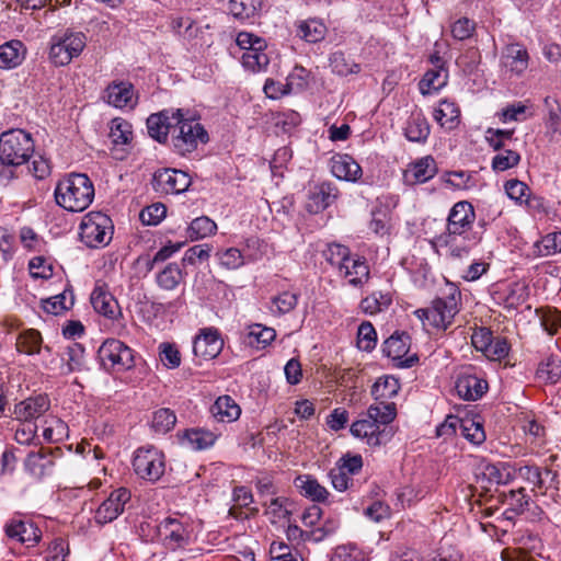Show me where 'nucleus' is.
<instances>
[{
    "label": "nucleus",
    "mask_w": 561,
    "mask_h": 561,
    "mask_svg": "<svg viewBox=\"0 0 561 561\" xmlns=\"http://www.w3.org/2000/svg\"><path fill=\"white\" fill-rule=\"evenodd\" d=\"M461 293L454 284H447L442 296L436 297L431 307L417 309L414 314L423 323L426 330H447L453 323L456 314L460 311Z\"/></svg>",
    "instance_id": "obj_3"
},
{
    "label": "nucleus",
    "mask_w": 561,
    "mask_h": 561,
    "mask_svg": "<svg viewBox=\"0 0 561 561\" xmlns=\"http://www.w3.org/2000/svg\"><path fill=\"white\" fill-rule=\"evenodd\" d=\"M157 533L165 549L176 551L192 542L193 525L188 517L175 514L163 518L157 526Z\"/></svg>",
    "instance_id": "obj_6"
},
{
    "label": "nucleus",
    "mask_w": 561,
    "mask_h": 561,
    "mask_svg": "<svg viewBox=\"0 0 561 561\" xmlns=\"http://www.w3.org/2000/svg\"><path fill=\"white\" fill-rule=\"evenodd\" d=\"M276 337V332L273 328L264 327L260 323H254L248 328V344L256 347H266Z\"/></svg>",
    "instance_id": "obj_42"
},
{
    "label": "nucleus",
    "mask_w": 561,
    "mask_h": 561,
    "mask_svg": "<svg viewBox=\"0 0 561 561\" xmlns=\"http://www.w3.org/2000/svg\"><path fill=\"white\" fill-rule=\"evenodd\" d=\"M460 434L471 444L480 445L485 440L483 425L474 417H463Z\"/></svg>",
    "instance_id": "obj_52"
},
{
    "label": "nucleus",
    "mask_w": 561,
    "mask_h": 561,
    "mask_svg": "<svg viewBox=\"0 0 561 561\" xmlns=\"http://www.w3.org/2000/svg\"><path fill=\"white\" fill-rule=\"evenodd\" d=\"M510 352V344L505 337H492V342L489 344L488 350L483 353L488 358L492 360H501L506 357Z\"/></svg>",
    "instance_id": "obj_64"
},
{
    "label": "nucleus",
    "mask_w": 561,
    "mask_h": 561,
    "mask_svg": "<svg viewBox=\"0 0 561 561\" xmlns=\"http://www.w3.org/2000/svg\"><path fill=\"white\" fill-rule=\"evenodd\" d=\"M183 280V272L176 263L168 264L158 275L157 284L164 290L175 289Z\"/></svg>",
    "instance_id": "obj_46"
},
{
    "label": "nucleus",
    "mask_w": 561,
    "mask_h": 561,
    "mask_svg": "<svg viewBox=\"0 0 561 561\" xmlns=\"http://www.w3.org/2000/svg\"><path fill=\"white\" fill-rule=\"evenodd\" d=\"M447 80L448 71L446 68L430 69L425 72L423 79L420 81V91L423 95L431 94L445 87Z\"/></svg>",
    "instance_id": "obj_39"
},
{
    "label": "nucleus",
    "mask_w": 561,
    "mask_h": 561,
    "mask_svg": "<svg viewBox=\"0 0 561 561\" xmlns=\"http://www.w3.org/2000/svg\"><path fill=\"white\" fill-rule=\"evenodd\" d=\"M542 329L550 335L561 330V311L553 307H542L536 310Z\"/></svg>",
    "instance_id": "obj_50"
},
{
    "label": "nucleus",
    "mask_w": 561,
    "mask_h": 561,
    "mask_svg": "<svg viewBox=\"0 0 561 561\" xmlns=\"http://www.w3.org/2000/svg\"><path fill=\"white\" fill-rule=\"evenodd\" d=\"M488 389V382L476 375L462 374L456 381L457 393L465 400H478Z\"/></svg>",
    "instance_id": "obj_29"
},
{
    "label": "nucleus",
    "mask_w": 561,
    "mask_h": 561,
    "mask_svg": "<svg viewBox=\"0 0 561 561\" xmlns=\"http://www.w3.org/2000/svg\"><path fill=\"white\" fill-rule=\"evenodd\" d=\"M34 152L31 135L22 129H11L0 136V160L7 165H21Z\"/></svg>",
    "instance_id": "obj_5"
},
{
    "label": "nucleus",
    "mask_w": 561,
    "mask_h": 561,
    "mask_svg": "<svg viewBox=\"0 0 561 561\" xmlns=\"http://www.w3.org/2000/svg\"><path fill=\"white\" fill-rule=\"evenodd\" d=\"M261 4V0H230L229 10L236 19L243 21L255 16Z\"/></svg>",
    "instance_id": "obj_51"
},
{
    "label": "nucleus",
    "mask_w": 561,
    "mask_h": 561,
    "mask_svg": "<svg viewBox=\"0 0 561 561\" xmlns=\"http://www.w3.org/2000/svg\"><path fill=\"white\" fill-rule=\"evenodd\" d=\"M130 500V492L126 488H119L111 492L95 511L94 519L99 525H105L115 520L125 510Z\"/></svg>",
    "instance_id": "obj_15"
},
{
    "label": "nucleus",
    "mask_w": 561,
    "mask_h": 561,
    "mask_svg": "<svg viewBox=\"0 0 561 561\" xmlns=\"http://www.w3.org/2000/svg\"><path fill=\"white\" fill-rule=\"evenodd\" d=\"M73 305V294L71 290H64L62 293L43 300V309L50 314H60L70 309Z\"/></svg>",
    "instance_id": "obj_48"
},
{
    "label": "nucleus",
    "mask_w": 561,
    "mask_h": 561,
    "mask_svg": "<svg viewBox=\"0 0 561 561\" xmlns=\"http://www.w3.org/2000/svg\"><path fill=\"white\" fill-rule=\"evenodd\" d=\"M213 417L219 423H232L241 415V408L230 396H220L210 407Z\"/></svg>",
    "instance_id": "obj_30"
},
{
    "label": "nucleus",
    "mask_w": 561,
    "mask_h": 561,
    "mask_svg": "<svg viewBox=\"0 0 561 561\" xmlns=\"http://www.w3.org/2000/svg\"><path fill=\"white\" fill-rule=\"evenodd\" d=\"M298 302V296L290 291H283L271 300L270 310L273 314L282 316L294 310Z\"/></svg>",
    "instance_id": "obj_54"
},
{
    "label": "nucleus",
    "mask_w": 561,
    "mask_h": 561,
    "mask_svg": "<svg viewBox=\"0 0 561 561\" xmlns=\"http://www.w3.org/2000/svg\"><path fill=\"white\" fill-rule=\"evenodd\" d=\"M377 343V333L374 328V325L368 322L364 321L359 327L357 331V346L366 352H370L375 348Z\"/></svg>",
    "instance_id": "obj_58"
},
{
    "label": "nucleus",
    "mask_w": 561,
    "mask_h": 561,
    "mask_svg": "<svg viewBox=\"0 0 561 561\" xmlns=\"http://www.w3.org/2000/svg\"><path fill=\"white\" fill-rule=\"evenodd\" d=\"M161 363L169 369H175L181 365V353L173 343L163 342L159 345Z\"/></svg>",
    "instance_id": "obj_60"
},
{
    "label": "nucleus",
    "mask_w": 561,
    "mask_h": 561,
    "mask_svg": "<svg viewBox=\"0 0 561 561\" xmlns=\"http://www.w3.org/2000/svg\"><path fill=\"white\" fill-rule=\"evenodd\" d=\"M60 373L62 375L83 371L88 368L85 350L80 343L72 342L67 345L60 356Z\"/></svg>",
    "instance_id": "obj_25"
},
{
    "label": "nucleus",
    "mask_w": 561,
    "mask_h": 561,
    "mask_svg": "<svg viewBox=\"0 0 561 561\" xmlns=\"http://www.w3.org/2000/svg\"><path fill=\"white\" fill-rule=\"evenodd\" d=\"M400 383L393 376L379 377L371 387V394L379 402L391 399L398 394Z\"/></svg>",
    "instance_id": "obj_41"
},
{
    "label": "nucleus",
    "mask_w": 561,
    "mask_h": 561,
    "mask_svg": "<svg viewBox=\"0 0 561 561\" xmlns=\"http://www.w3.org/2000/svg\"><path fill=\"white\" fill-rule=\"evenodd\" d=\"M295 485L300 493L314 502H324L329 492L317 479L309 474H302L295 479Z\"/></svg>",
    "instance_id": "obj_35"
},
{
    "label": "nucleus",
    "mask_w": 561,
    "mask_h": 561,
    "mask_svg": "<svg viewBox=\"0 0 561 561\" xmlns=\"http://www.w3.org/2000/svg\"><path fill=\"white\" fill-rule=\"evenodd\" d=\"M191 178L187 173L175 169L159 170L153 175V187L157 192L179 194L188 188Z\"/></svg>",
    "instance_id": "obj_17"
},
{
    "label": "nucleus",
    "mask_w": 561,
    "mask_h": 561,
    "mask_svg": "<svg viewBox=\"0 0 561 561\" xmlns=\"http://www.w3.org/2000/svg\"><path fill=\"white\" fill-rule=\"evenodd\" d=\"M110 138L115 145H126L131 138V126L122 118L111 122Z\"/></svg>",
    "instance_id": "obj_57"
},
{
    "label": "nucleus",
    "mask_w": 561,
    "mask_h": 561,
    "mask_svg": "<svg viewBox=\"0 0 561 561\" xmlns=\"http://www.w3.org/2000/svg\"><path fill=\"white\" fill-rule=\"evenodd\" d=\"M337 197L336 187L329 182L311 185L308 190L306 209L310 214H318L328 208Z\"/></svg>",
    "instance_id": "obj_20"
},
{
    "label": "nucleus",
    "mask_w": 561,
    "mask_h": 561,
    "mask_svg": "<svg viewBox=\"0 0 561 561\" xmlns=\"http://www.w3.org/2000/svg\"><path fill=\"white\" fill-rule=\"evenodd\" d=\"M396 416L397 409L393 402H378L367 409L364 417L351 425L350 432L354 437L365 440L368 446H381L390 439L385 426Z\"/></svg>",
    "instance_id": "obj_2"
},
{
    "label": "nucleus",
    "mask_w": 561,
    "mask_h": 561,
    "mask_svg": "<svg viewBox=\"0 0 561 561\" xmlns=\"http://www.w3.org/2000/svg\"><path fill=\"white\" fill-rule=\"evenodd\" d=\"M172 146L179 154L194 151L198 144L208 141V134L203 125L193 118H185L182 113L178 116L171 134Z\"/></svg>",
    "instance_id": "obj_7"
},
{
    "label": "nucleus",
    "mask_w": 561,
    "mask_h": 561,
    "mask_svg": "<svg viewBox=\"0 0 561 561\" xmlns=\"http://www.w3.org/2000/svg\"><path fill=\"white\" fill-rule=\"evenodd\" d=\"M331 172L339 180L357 182L363 175L359 163L350 154L337 153L331 159Z\"/></svg>",
    "instance_id": "obj_23"
},
{
    "label": "nucleus",
    "mask_w": 561,
    "mask_h": 561,
    "mask_svg": "<svg viewBox=\"0 0 561 561\" xmlns=\"http://www.w3.org/2000/svg\"><path fill=\"white\" fill-rule=\"evenodd\" d=\"M217 225L207 216H201L192 220L187 228V236L191 240H199L215 234Z\"/></svg>",
    "instance_id": "obj_47"
},
{
    "label": "nucleus",
    "mask_w": 561,
    "mask_h": 561,
    "mask_svg": "<svg viewBox=\"0 0 561 561\" xmlns=\"http://www.w3.org/2000/svg\"><path fill=\"white\" fill-rule=\"evenodd\" d=\"M4 533L8 538L27 547H34L42 538L41 529L31 519H23L21 514H15L5 523Z\"/></svg>",
    "instance_id": "obj_14"
},
{
    "label": "nucleus",
    "mask_w": 561,
    "mask_h": 561,
    "mask_svg": "<svg viewBox=\"0 0 561 561\" xmlns=\"http://www.w3.org/2000/svg\"><path fill=\"white\" fill-rule=\"evenodd\" d=\"M176 423L174 411L169 408H160L152 413L151 428L157 434H167L173 430Z\"/></svg>",
    "instance_id": "obj_44"
},
{
    "label": "nucleus",
    "mask_w": 561,
    "mask_h": 561,
    "mask_svg": "<svg viewBox=\"0 0 561 561\" xmlns=\"http://www.w3.org/2000/svg\"><path fill=\"white\" fill-rule=\"evenodd\" d=\"M25 469L36 479H42L48 474L54 466L53 453L49 449L39 448L31 451L24 461Z\"/></svg>",
    "instance_id": "obj_27"
},
{
    "label": "nucleus",
    "mask_w": 561,
    "mask_h": 561,
    "mask_svg": "<svg viewBox=\"0 0 561 561\" xmlns=\"http://www.w3.org/2000/svg\"><path fill=\"white\" fill-rule=\"evenodd\" d=\"M58 206L72 213L85 210L94 199V185L87 174L70 173L61 178L55 187Z\"/></svg>",
    "instance_id": "obj_4"
},
{
    "label": "nucleus",
    "mask_w": 561,
    "mask_h": 561,
    "mask_svg": "<svg viewBox=\"0 0 561 561\" xmlns=\"http://www.w3.org/2000/svg\"><path fill=\"white\" fill-rule=\"evenodd\" d=\"M411 337L405 332H394L382 344V353L400 368H410L417 362L415 354L408 355Z\"/></svg>",
    "instance_id": "obj_13"
},
{
    "label": "nucleus",
    "mask_w": 561,
    "mask_h": 561,
    "mask_svg": "<svg viewBox=\"0 0 561 561\" xmlns=\"http://www.w3.org/2000/svg\"><path fill=\"white\" fill-rule=\"evenodd\" d=\"M529 55L527 49L518 43L506 45L501 55V65L506 71L520 76L528 68Z\"/></svg>",
    "instance_id": "obj_22"
},
{
    "label": "nucleus",
    "mask_w": 561,
    "mask_h": 561,
    "mask_svg": "<svg viewBox=\"0 0 561 561\" xmlns=\"http://www.w3.org/2000/svg\"><path fill=\"white\" fill-rule=\"evenodd\" d=\"M42 345V334L35 329L23 330L16 336L15 348L21 354L30 356L39 354Z\"/></svg>",
    "instance_id": "obj_34"
},
{
    "label": "nucleus",
    "mask_w": 561,
    "mask_h": 561,
    "mask_svg": "<svg viewBox=\"0 0 561 561\" xmlns=\"http://www.w3.org/2000/svg\"><path fill=\"white\" fill-rule=\"evenodd\" d=\"M114 226L112 219L101 211H90L80 224L81 241L89 248H101L110 243Z\"/></svg>",
    "instance_id": "obj_8"
},
{
    "label": "nucleus",
    "mask_w": 561,
    "mask_h": 561,
    "mask_svg": "<svg viewBox=\"0 0 561 561\" xmlns=\"http://www.w3.org/2000/svg\"><path fill=\"white\" fill-rule=\"evenodd\" d=\"M49 407L50 402L47 396L38 394L18 403L14 413L19 420L31 421L42 416L49 410Z\"/></svg>",
    "instance_id": "obj_28"
},
{
    "label": "nucleus",
    "mask_w": 561,
    "mask_h": 561,
    "mask_svg": "<svg viewBox=\"0 0 561 561\" xmlns=\"http://www.w3.org/2000/svg\"><path fill=\"white\" fill-rule=\"evenodd\" d=\"M105 92L107 103L117 108H133L137 104L134 87L130 82H113L106 88Z\"/></svg>",
    "instance_id": "obj_24"
},
{
    "label": "nucleus",
    "mask_w": 561,
    "mask_h": 561,
    "mask_svg": "<svg viewBox=\"0 0 561 561\" xmlns=\"http://www.w3.org/2000/svg\"><path fill=\"white\" fill-rule=\"evenodd\" d=\"M437 173V164L432 156L422 157L408 164L403 172V183L409 186L422 184Z\"/></svg>",
    "instance_id": "obj_19"
},
{
    "label": "nucleus",
    "mask_w": 561,
    "mask_h": 561,
    "mask_svg": "<svg viewBox=\"0 0 561 561\" xmlns=\"http://www.w3.org/2000/svg\"><path fill=\"white\" fill-rule=\"evenodd\" d=\"M561 252V231L543 236L534 244V253L537 256H550Z\"/></svg>",
    "instance_id": "obj_49"
},
{
    "label": "nucleus",
    "mask_w": 561,
    "mask_h": 561,
    "mask_svg": "<svg viewBox=\"0 0 561 561\" xmlns=\"http://www.w3.org/2000/svg\"><path fill=\"white\" fill-rule=\"evenodd\" d=\"M537 377L549 383H556L561 378V359L550 355L542 360L537 369Z\"/></svg>",
    "instance_id": "obj_45"
},
{
    "label": "nucleus",
    "mask_w": 561,
    "mask_h": 561,
    "mask_svg": "<svg viewBox=\"0 0 561 561\" xmlns=\"http://www.w3.org/2000/svg\"><path fill=\"white\" fill-rule=\"evenodd\" d=\"M434 118L443 128L453 130L460 123V110L455 102L442 100L434 110Z\"/></svg>",
    "instance_id": "obj_32"
},
{
    "label": "nucleus",
    "mask_w": 561,
    "mask_h": 561,
    "mask_svg": "<svg viewBox=\"0 0 561 561\" xmlns=\"http://www.w3.org/2000/svg\"><path fill=\"white\" fill-rule=\"evenodd\" d=\"M304 72V68H296L295 71L288 76L287 83L285 84L279 81H275L274 79H267L264 84V93L267 98L274 100L289 94L293 91L294 79L296 77L302 79Z\"/></svg>",
    "instance_id": "obj_40"
},
{
    "label": "nucleus",
    "mask_w": 561,
    "mask_h": 561,
    "mask_svg": "<svg viewBox=\"0 0 561 561\" xmlns=\"http://www.w3.org/2000/svg\"><path fill=\"white\" fill-rule=\"evenodd\" d=\"M545 108L547 111V127L556 133L561 125V106L557 99L547 96L543 101Z\"/></svg>",
    "instance_id": "obj_61"
},
{
    "label": "nucleus",
    "mask_w": 561,
    "mask_h": 561,
    "mask_svg": "<svg viewBox=\"0 0 561 561\" xmlns=\"http://www.w3.org/2000/svg\"><path fill=\"white\" fill-rule=\"evenodd\" d=\"M25 46L21 41L13 39L0 46V68L12 69L25 58Z\"/></svg>",
    "instance_id": "obj_31"
},
{
    "label": "nucleus",
    "mask_w": 561,
    "mask_h": 561,
    "mask_svg": "<svg viewBox=\"0 0 561 561\" xmlns=\"http://www.w3.org/2000/svg\"><path fill=\"white\" fill-rule=\"evenodd\" d=\"M217 436L203 428H190L183 434L182 443L194 450L206 449L215 444Z\"/></svg>",
    "instance_id": "obj_38"
},
{
    "label": "nucleus",
    "mask_w": 561,
    "mask_h": 561,
    "mask_svg": "<svg viewBox=\"0 0 561 561\" xmlns=\"http://www.w3.org/2000/svg\"><path fill=\"white\" fill-rule=\"evenodd\" d=\"M339 275L346 279L348 285L362 288L370 278V270L366 259L355 254L341 266Z\"/></svg>",
    "instance_id": "obj_21"
},
{
    "label": "nucleus",
    "mask_w": 561,
    "mask_h": 561,
    "mask_svg": "<svg viewBox=\"0 0 561 561\" xmlns=\"http://www.w3.org/2000/svg\"><path fill=\"white\" fill-rule=\"evenodd\" d=\"M219 264L227 270H237L244 264V257L237 248H228L216 253Z\"/></svg>",
    "instance_id": "obj_59"
},
{
    "label": "nucleus",
    "mask_w": 561,
    "mask_h": 561,
    "mask_svg": "<svg viewBox=\"0 0 561 561\" xmlns=\"http://www.w3.org/2000/svg\"><path fill=\"white\" fill-rule=\"evenodd\" d=\"M296 34L308 43H318L325 37L327 26L318 19L299 21L297 23Z\"/></svg>",
    "instance_id": "obj_36"
},
{
    "label": "nucleus",
    "mask_w": 561,
    "mask_h": 561,
    "mask_svg": "<svg viewBox=\"0 0 561 561\" xmlns=\"http://www.w3.org/2000/svg\"><path fill=\"white\" fill-rule=\"evenodd\" d=\"M520 161V154L511 149H504L497 152L492 159V169L496 172H503L516 167Z\"/></svg>",
    "instance_id": "obj_56"
},
{
    "label": "nucleus",
    "mask_w": 561,
    "mask_h": 561,
    "mask_svg": "<svg viewBox=\"0 0 561 561\" xmlns=\"http://www.w3.org/2000/svg\"><path fill=\"white\" fill-rule=\"evenodd\" d=\"M265 507V514L270 520L275 524L286 518L289 515L288 504L289 501L285 496H274L262 501Z\"/></svg>",
    "instance_id": "obj_43"
},
{
    "label": "nucleus",
    "mask_w": 561,
    "mask_h": 561,
    "mask_svg": "<svg viewBox=\"0 0 561 561\" xmlns=\"http://www.w3.org/2000/svg\"><path fill=\"white\" fill-rule=\"evenodd\" d=\"M91 304L98 313L110 319L118 312V304L104 283H96L91 294Z\"/></svg>",
    "instance_id": "obj_26"
},
{
    "label": "nucleus",
    "mask_w": 561,
    "mask_h": 561,
    "mask_svg": "<svg viewBox=\"0 0 561 561\" xmlns=\"http://www.w3.org/2000/svg\"><path fill=\"white\" fill-rule=\"evenodd\" d=\"M101 366L108 373H123L134 367V351L116 339H108L98 351Z\"/></svg>",
    "instance_id": "obj_11"
},
{
    "label": "nucleus",
    "mask_w": 561,
    "mask_h": 561,
    "mask_svg": "<svg viewBox=\"0 0 561 561\" xmlns=\"http://www.w3.org/2000/svg\"><path fill=\"white\" fill-rule=\"evenodd\" d=\"M391 304L392 295L389 290H375L360 300L359 309L365 314L375 316L387 310Z\"/></svg>",
    "instance_id": "obj_33"
},
{
    "label": "nucleus",
    "mask_w": 561,
    "mask_h": 561,
    "mask_svg": "<svg viewBox=\"0 0 561 561\" xmlns=\"http://www.w3.org/2000/svg\"><path fill=\"white\" fill-rule=\"evenodd\" d=\"M237 45L243 50L241 61L244 68L256 72L266 68L270 58L265 53L266 41L250 32H240L236 38Z\"/></svg>",
    "instance_id": "obj_12"
},
{
    "label": "nucleus",
    "mask_w": 561,
    "mask_h": 561,
    "mask_svg": "<svg viewBox=\"0 0 561 561\" xmlns=\"http://www.w3.org/2000/svg\"><path fill=\"white\" fill-rule=\"evenodd\" d=\"M224 347V341L220 333L215 328H204L193 341V353L201 360H210L216 358Z\"/></svg>",
    "instance_id": "obj_16"
},
{
    "label": "nucleus",
    "mask_w": 561,
    "mask_h": 561,
    "mask_svg": "<svg viewBox=\"0 0 561 561\" xmlns=\"http://www.w3.org/2000/svg\"><path fill=\"white\" fill-rule=\"evenodd\" d=\"M330 67L339 76L345 77L360 71V66L346 58L344 53L335 51L330 56Z\"/></svg>",
    "instance_id": "obj_53"
},
{
    "label": "nucleus",
    "mask_w": 561,
    "mask_h": 561,
    "mask_svg": "<svg viewBox=\"0 0 561 561\" xmlns=\"http://www.w3.org/2000/svg\"><path fill=\"white\" fill-rule=\"evenodd\" d=\"M133 469L138 478L157 482L165 471V456L154 446H142L135 450Z\"/></svg>",
    "instance_id": "obj_10"
},
{
    "label": "nucleus",
    "mask_w": 561,
    "mask_h": 561,
    "mask_svg": "<svg viewBox=\"0 0 561 561\" xmlns=\"http://www.w3.org/2000/svg\"><path fill=\"white\" fill-rule=\"evenodd\" d=\"M167 214V208L161 203L152 204L140 211V220L145 225L156 226L158 225Z\"/></svg>",
    "instance_id": "obj_63"
},
{
    "label": "nucleus",
    "mask_w": 561,
    "mask_h": 561,
    "mask_svg": "<svg viewBox=\"0 0 561 561\" xmlns=\"http://www.w3.org/2000/svg\"><path fill=\"white\" fill-rule=\"evenodd\" d=\"M325 260L337 268L343 266L346 261L352 256L351 251L347 247L339 243H331L323 252Z\"/></svg>",
    "instance_id": "obj_55"
},
{
    "label": "nucleus",
    "mask_w": 561,
    "mask_h": 561,
    "mask_svg": "<svg viewBox=\"0 0 561 561\" xmlns=\"http://www.w3.org/2000/svg\"><path fill=\"white\" fill-rule=\"evenodd\" d=\"M87 38L82 32L58 33L50 39L49 60L57 67L66 66L82 53Z\"/></svg>",
    "instance_id": "obj_9"
},
{
    "label": "nucleus",
    "mask_w": 561,
    "mask_h": 561,
    "mask_svg": "<svg viewBox=\"0 0 561 561\" xmlns=\"http://www.w3.org/2000/svg\"><path fill=\"white\" fill-rule=\"evenodd\" d=\"M474 220L472 204L467 201L457 202L449 210L446 230L435 238V244L447 249L453 256H462L479 241L472 231Z\"/></svg>",
    "instance_id": "obj_1"
},
{
    "label": "nucleus",
    "mask_w": 561,
    "mask_h": 561,
    "mask_svg": "<svg viewBox=\"0 0 561 561\" xmlns=\"http://www.w3.org/2000/svg\"><path fill=\"white\" fill-rule=\"evenodd\" d=\"M404 135L413 142H425L430 135V125L421 113H412L407 122Z\"/></svg>",
    "instance_id": "obj_37"
},
{
    "label": "nucleus",
    "mask_w": 561,
    "mask_h": 561,
    "mask_svg": "<svg viewBox=\"0 0 561 561\" xmlns=\"http://www.w3.org/2000/svg\"><path fill=\"white\" fill-rule=\"evenodd\" d=\"M505 192L507 196L518 204H528L529 187L526 183L519 180H510L505 183Z\"/></svg>",
    "instance_id": "obj_62"
},
{
    "label": "nucleus",
    "mask_w": 561,
    "mask_h": 561,
    "mask_svg": "<svg viewBox=\"0 0 561 561\" xmlns=\"http://www.w3.org/2000/svg\"><path fill=\"white\" fill-rule=\"evenodd\" d=\"M182 115V110H163L151 114L147 118L148 134L159 142H165L168 135L172 134L178 116Z\"/></svg>",
    "instance_id": "obj_18"
}]
</instances>
